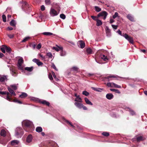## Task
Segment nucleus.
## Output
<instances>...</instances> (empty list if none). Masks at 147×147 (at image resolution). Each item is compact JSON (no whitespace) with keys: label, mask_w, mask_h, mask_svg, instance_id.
Returning <instances> with one entry per match:
<instances>
[{"label":"nucleus","mask_w":147,"mask_h":147,"mask_svg":"<svg viewBox=\"0 0 147 147\" xmlns=\"http://www.w3.org/2000/svg\"><path fill=\"white\" fill-rule=\"evenodd\" d=\"M18 57L19 58V59L18 60L17 64L18 69L19 70H21L22 71H23L24 70V66L23 65L24 62L23 58L22 57Z\"/></svg>","instance_id":"f257e3e1"},{"label":"nucleus","mask_w":147,"mask_h":147,"mask_svg":"<svg viewBox=\"0 0 147 147\" xmlns=\"http://www.w3.org/2000/svg\"><path fill=\"white\" fill-rule=\"evenodd\" d=\"M24 133L22 128L20 127H17L15 130V136L18 138H20Z\"/></svg>","instance_id":"f03ea898"},{"label":"nucleus","mask_w":147,"mask_h":147,"mask_svg":"<svg viewBox=\"0 0 147 147\" xmlns=\"http://www.w3.org/2000/svg\"><path fill=\"white\" fill-rule=\"evenodd\" d=\"M122 36L127 40L130 43L132 44H134L133 39L131 36H129L126 33L123 34Z\"/></svg>","instance_id":"7ed1b4c3"},{"label":"nucleus","mask_w":147,"mask_h":147,"mask_svg":"<svg viewBox=\"0 0 147 147\" xmlns=\"http://www.w3.org/2000/svg\"><path fill=\"white\" fill-rule=\"evenodd\" d=\"M22 125H24L27 127H32L33 126L32 123L28 120H24L22 122Z\"/></svg>","instance_id":"20e7f679"},{"label":"nucleus","mask_w":147,"mask_h":147,"mask_svg":"<svg viewBox=\"0 0 147 147\" xmlns=\"http://www.w3.org/2000/svg\"><path fill=\"white\" fill-rule=\"evenodd\" d=\"M108 15L107 13L105 11H103L100 13L98 15V17L103 16V19L105 20Z\"/></svg>","instance_id":"39448f33"},{"label":"nucleus","mask_w":147,"mask_h":147,"mask_svg":"<svg viewBox=\"0 0 147 147\" xmlns=\"http://www.w3.org/2000/svg\"><path fill=\"white\" fill-rule=\"evenodd\" d=\"M50 13L51 16H54L58 15L59 13L55 9L52 8H51L50 11Z\"/></svg>","instance_id":"423d86ee"},{"label":"nucleus","mask_w":147,"mask_h":147,"mask_svg":"<svg viewBox=\"0 0 147 147\" xmlns=\"http://www.w3.org/2000/svg\"><path fill=\"white\" fill-rule=\"evenodd\" d=\"M32 61L36 63L39 66L42 65L43 64L42 63L40 62L39 59L36 58L33 59Z\"/></svg>","instance_id":"0eeeda50"},{"label":"nucleus","mask_w":147,"mask_h":147,"mask_svg":"<svg viewBox=\"0 0 147 147\" xmlns=\"http://www.w3.org/2000/svg\"><path fill=\"white\" fill-rule=\"evenodd\" d=\"M78 46L82 49L84 48L85 47V43L82 40L79 41L78 42Z\"/></svg>","instance_id":"6e6552de"},{"label":"nucleus","mask_w":147,"mask_h":147,"mask_svg":"<svg viewBox=\"0 0 147 147\" xmlns=\"http://www.w3.org/2000/svg\"><path fill=\"white\" fill-rule=\"evenodd\" d=\"M22 8L24 11H26L27 9L29 8L28 3L26 2L23 3L22 6Z\"/></svg>","instance_id":"1a4fd4ad"},{"label":"nucleus","mask_w":147,"mask_h":147,"mask_svg":"<svg viewBox=\"0 0 147 147\" xmlns=\"http://www.w3.org/2000/svg\"><path fill=\"white\" fill-rule=\"evenodd\" d=\"M39 102L40 103L43 105H45L47 106H49L50 105V103L44 100H39Z\"/></svg>","instance_id":"9d476101"},{"label":"nucleus","mask_w":147,"mask_h":147,"mask_svg":"<svg viewBox=\"0 0 147 147\" xmlns=\"http://www.w3.org/2000/svg\"><path fill=\"white\" fill-rule=\"evenodd\" d=\"M106 98L109 100L113 99L114 97L113 95L111 93H108L106 95Z\"/></svg>","instance_id":"9b49d317"},{"label":"nucleus","mask_w":147,"mask_h":147,"mask_svg":"<svg viewBox=\"0 0 147 147\" xmlns=\"http://www.w3.org/2000/svg\"><path fill=\"white\" fill-rule=\"evenodd\" d=\"M7 76H3L0 78V81L1 82H4L7 81Z\"/></svg>","instance_id":"f8f14e48"},{"label":"nucleus","mask_w":147,"mask_h":147,"mask_svg":"<svg viewBox=\"0 0 147 147\" xmlns=\"http://www.w3.org/2000/svg\"><path fill=\"white\" fill-rule=\"evenodd\" d=\"M106 34L107 36H110L111 35L110 30L108 27H107L106 28Z\"/></svg>","instance_id":"ddd939ff"},{"label":"nucleus","mask_w":147,"mask_h":147,"mask_svg":"<svg viewBox=\"0 0 147 147\" xmlns=\"http://www.w3.org/2000/svg\"><path fill=\"white\" fill-rule=\"evenodd\" d=\"M6 92V93H5V94H6V97L5 98L7 100L9 101H10L11 98V96H9V93L6 92Z\"/></svg>","instance_id":"4468645a"},{"label":"nucleus","mask_w":147,"mask_h":147,"mask_svg":"<svg viewBox=\"0 0 147 147\" xmlns=\"http://www.w3.org/2000/svg\"><path fill=\"white\" fill-rule=\"evenodd\" d=\"M19 143V141L18 140H14L11 141V144L12 146H15L18 145Z\"/></svg>","instance_id":"2eb2a0df"},{"label":"nucleus","mask_w":147,"mask_h":147,"mask_svg":"<svg viewBox=\"0 0 147 147\" xmlns=\"http://www.w3.org/2000/svg\"><path fill=\"white\" fill-rule=\"evenodd\" d=\"M32 137L31 135H28L26 141L28 143L30 142L32 140Z\"/></svg>","instance_id":"dca6fc26"},{"label":"nucleus","mask_w":147,"mask_h":147,"mask_svg":"<svg viewBox=\"0 0 147 147\" xmlns=\"http://www.w3.org/2000/svg\"><path fill=\"white\" fill-rule=\"evenodd\" d=\"M75 96L76 97V99H75V101H79L80 102H81V98L80 97L79 95H77V94L75 93Z\"/></svg>","instance_id":"f3484780"},{"label":"nucleus","mask_w":147,"mask_h":147,"mask_svg":"<svg viewBox=\"0 0 147 147\" xmlns=\"http://www.w3.org/2000/svg\"><path fill=\"white\" fill-rule=\"evenodd\" d=\"M57 47H53V49L55 50L56 51H58L60 50H63V48L62 47H59L57 46Z\"/></svg>","instance_id":"a211bd4d"},{"label":"nucleus","mask_w":147,"mask_h":147,"mask_svg":"<svg viewBox=\"0 0 147 147\" xmlns=\"http://www.w3.org/2000/svg\"><path fill=\"white\" fill-rule=\"evenodd\" d=\"M7 89L9 92L12 95L16 96V94L14 92L13 90H12L10 87H8Z\"/></svg>","instance_id":"6ab92c4d"},{"label":"nucleus","mask_w":147,"mask_h":147,"mask_svg":"<svg viewBox=\"0 0 147 147\" xmlns=\"http://www.w3.org/2000/svg\"><path fill=\"white\" fill-rule=\"evenodd\" d=\"M127 18L131 21L133 22L134 21V19L133 17L131 14H128L127 15Z\"/></svg>","instance_id":"aec40b11"},{"label":"nucleus","mask_w":147,"mask_h":147,"mask_svg":"<svg viewBox=\"0 0 147 147\" xmlns=\"http://www.w3.org/2000/svg\"><path fill=\"white\" fill-rule=\"evenodd\" d=\"M92 88L93 90L96 91L98 92H101L102 90H103V88H95L93 87H92Z\"/></svg>","instance_id":"412c9836"},{"label":"nucleus","mask_w":147,"mask_h":147,"mask_svg":"<svg viewBox=\"0 0 147 147\" xmlns=\"http://www.w3.org/2000/svg\"><path fill=\"white\" fill-rule=\"evenodd\" d=\"M74 104L79 109H81L82 108L83 105L81 103L76 102Z\"/></svg>","instance_id":"4be33fe9"},{"label":"nucleus","mask_w":147,"mask_h":147,"mask_svg":"<svg viewBox=\"0 0 147 147\" xmlns=\"http://www.w3.org/2000/svg\"><path fill=\"white\" fill-rule=\"evenodd\" d=\"M84 99L85 102L87 104L91 105H93V104L88 100L87 98H85Z\"/></svg>","instance_id":"5701e85b"},{"label":"nucleus","mask_w":147,"mask_h":147,"mask_svg":"<svg viewBox=\"0 0 147 147\" xmlns=\"http://www.w3.org/2000/svg\"><path fill=\"white\" fill-rule=\"evenodd\" d=\"M33 69V67H26L25 68V70L29 72L32 71Z\"/></svg>","instance_id":"b1692460"},{"label":"nucleus","mask_w":147,"mask_h":147,"mask_svg":"<svg viewBox=\"0 0 147 147\" xmlns=\"http://www.w3.org/2000/svg\"><path fill=\"white\" fill-rule=\"evenodd\" d=\"M96 25L98 26H99L100 25H101L102 24V22H101V21L98 19H97L96 20Z\"/></svg>","instance_id":"393cba45"},{"label":"nucleus","mask_w":147,"mask_h":147,"mask_svg":"<svg viewBox=\"0 0 147 147\" xmlns=\"http://www.w3.org/2000/svg\"><path fill=\"white\" fill-rule=\"evenodd\" d=\"M1 51L3 53H5V45H3L0 48Z\"/></svg>","instance_id":"a878e982"},{"label":"nucleus","mask_w":147,"mask_h":147,"mask_svg":"<svg viewBox=\"0 0 147 147\" xmlns=\"http://www.w3.org/2000/svg\"><path fill=\"white\" fill-rule=\"evenodd\" d=\"M27 96L26 93L25 92H22L21 94L20 95V97L22 98H24Z\"/></svg>","instance_id":"bb28decb"},{"label":"nucleus","mask_w":147,"mask_h":147,"mask_svg":"<svg viewBox=\"0 0 147 147\" xmlns=\"http://www.w3.org/2000/svg\"><path fill=\"white\" fill-rule=\"evenodd\" d=\"M1 135L2 136H5L6 135V133L4 129H2L1 131Z\"/></svg>","instance_id":"cd10ccee"},{"label":"nucleus","mask_w":147,"mask_h":147,"mask_svg":"<svg viewBox=\"0 0 147 147\" xmlns=\"http://www.w3.org/2000/svg\"><path fill=\"white\" fill-rule=\"evenodd\" d=\"M16 24V22L14 20H12L10 22V24L13 26H15Z\"/></svg>","instance_id":"c85d7f7f"},{"label":"nucleus","mask_w":147,"mask_h":147,"mask_svg":"<svg viewBox=\"0 0 147 147\" xmlns=\"http://www.w3.org/2000/svg\"><path fill=\"white\" fill-rule=\"evenodd\" d=\"M36 130L38 132H40L42 131V129L40 127H38L36 128Z\"/></svg>","instance_id":"c756f323"},{"label":"nucleus","mask_w":147,"mask_h":147,"mask_svg":"<svg viewBox=\"0 0 147 147\" xmlns=\"http://www.w3.org/2000/svg\"><path fill=\"white\" fill-rule=\"evenodd\" d=\"M110 90L111 91L113 92H114L116 93H117L118 94L120 93V91L118 90L115 89H110Z\"/></svg>","instance_id":"7c9ffc66"},{"label":"nucleus","mask_w":147,"mask_h":147,"mask_svg":"<svg viewBox=\"0 0 147 147\" xmlns=\"http://www.w3.org/2000/svg\"><path fill=\"white\" fill-rule=\"evenodd\" d=\"M30 37L29 36H27L24 38V39L22 41V42H24L28 41L30 38Z\"/></svg>","instance_id":"2f4dec72"},{"label":"nucleus","mask_w":147,"mask_h":147,"mask_svg":"<svg viewBox=\"0 0 147 147\" xmlns=\"http://www.w3.org/2000/svg\"><path fill=\"white\" fill-rule=\"evenodd\" d=\"M5 50L8 53H10L11 52V49L9 47L5 46Z\"/></svg>","instance_id":"473e14b6"},{"label":"nucleus","mask_w":147,"mask_h":147,"mask_svg":"<svg viewBox=\"0 0 147 147\" xmlns=\"http://www.w3.org/2000/svg\"><path fill=\"white\" fill-rule=\"evenodd\" d=\"M113 87L118 88H121V86H120L114 83H113Z\"/></svg>","instance_id":"72a5a7b5"},{"label":"nucleus","mask_w":147,"mask_h":147,"mask_svg":"<svg viewBox=\"0 0 147 147\" xmlns=\"http://www.w3.org/2000/svg\"><path fill=\"white\" fill-rule=\"evenodd\" d=\"M86 52L88 54H91L92 53V51L90 48H88L86 49Z\"/></svg>","instance_id":"f704fd0d"},{"label":"nucleus","mask_w":147,"mask_h":147,"mask_svg":"<svg viewBox=\"0 0 147 147\" xmlns=\"http://www.w3.org/2000/svg\"><path fill=\"white\" fill-rule=\"evenodd\" d=\"M61 51L60 53V56H65L66 54V53L65 51H63L62 50H61Z\"/></svg>","instance_id":"c9c22d12"},{"label":"nucleus","mask_w":147,"mask_h":147,"mask_svg":"<svg viewBox=\"0 0 147 147\" xmlns=\"http://www.w3.org/2000/svg\"><path fill=\"white\" fill-rule=\"evenodd\" d=\"M101 58L103 59L104 61H106L108 59L107 56L104 55H101L100 56Z\"/></svg>","instance_id":"e433bc0d"},{"label":"nucleus","mask_w":147,"mask_h":147,"mask_svg":"<svg viewBox=\"0 0 147 147\" xmlns=\"http://www.w3.org/2000/svg\"><path fill=\"white\" fill-rule=\"evenodd\" d=\"M42 34L46 36L51 35L53 34V33L50 32H44L42 33Z\"/></svg>","instance_id":"4c0bfd02"},{"label":"nucleus","mask_w":147,"mask_h":147,"mask_svg":"<svg viewBox=\"0 0 147 147\" xmlns=\"http://www.w3.org/2000/svg\"><path fill=\"white\" fill-rule=\"evenodd\" d=\"M95 11L97 12H99L101 11V9L98 6H95Z\"/></svg>","instance_id":"58836bf2"},{"label":"nucleus","mask_w":147,"mask_h":147,"mask_svg":"<svg viewBox=\"0 0 147 147\" xmlns=\"http://www.w3.org/2000/svg\"><path fill=\"white\" fill-rule=\"evenodd\" d=\"M10 87L14 90H16L17 88V87L16 85H11L10 86Z\"/></svg>","instance_id":"ea45409f"},{"label":"nucleus","mask_w":147,"mask_h":147,"mask_svg":"<svg viewBox=\"0 0 147 147\" xmlns=\"http://www.w3.org/2000/svg\"><path fill=\"white\" fill-rule=\"evenodd\" d=\"M47 55L49 58H52L53 57V55L51 52L47 53Z\"/></svg>","instance_id":"a19ab883"},{"label":"nucleus","mask_w":147,"mask_h":147,"mask_svg":"<svg viewBox=\"0 0 147 147\" xmlns=\"http://www.w3.org/2000/svg\"><path fill=\"white\" fill-rule=\"evenodd\" d=\"M113 82H109L107 83V85L108 87H113Z\"/></svg>","instance_id":"79ce46f5"},{"label":"nucleus","mask_w":147,"mask_h":147,"mask_svg":"<svg viewBox=\"0 0 147 147\" xmlns=\"http://www.w3.org/2000/svg\"><path fill=\"white\" fill-rule=\"evenodd\" d=\"M129 111L131 115H133L135 114V112L133 110H131L129 108H128L127 109Z\"/></svg>","instance_id":"37998d69"},{"label":"nucleus","mask_w":147,"mask_h":147,"mask_svg":"<svg viewBox=\"0 0 147 147\" xmlns=\"http://www.w3.org/2000/svg\"><path fill=\"white\" fill-rule=\"evenodd\" d=\"M117 78V76L115 75H110L109 76H108L106 77V78L107 79H109V78Z\"/></svg>","instance_id":"c03bdc74"},{"label":"nucleus","mask_w":147,"mask_h":147,"mask_svg":"<svg viewBox=\"0 0 147 147\" xmlns=\"http://www.w3.org/2000/svg\"><path fill=\"white\" fill-rule=\"evenodd\" d=\"M30 46L31 47L33 48V49H34L36 47V45L35 44L33 43L30 44Z\"/></svg>","instance_id":"a18cd8bd"},{"label":"nucleus","mask_w":147,"mask_h":147,"mask_svg":"<svg viewBox=\"0 0 147 147\" xmlns=\"http://www.w3.org/2000/svg\"><path fill=\"white\" fill-rule=\"evenodd\" d=\"M52 74L54 78H55V80L57 81H58L59 80V79L57 78L55 73L53 72H52Z\"/></svg>","instance_id":"49530a36"},{"label":"nucleus","mask_w":147,"mask_h":147,"mask_svg":"<svg viewBox=\"0 0 147 147\" xmlns=\"http://www.w3.org/2000/svg\"><path fill=\"white\" fill-rule=\"evenodd\" d=\"M137 140L138 141H140L143 140V137L142 136L138 137L137 138Z\"/></svg>","instance_id":"de8ad7c7"},{"label":"nucleus","mask_w":147,"mask_h":147,"mask_svg":"<svg viewBox=\"0 0 147 147\" xmlns=\"http://www.w3.org/2000/svg\"><path fill=\"white\" fill-rule=\"evenodd\" d=\"M82 94L83 95H85L86 96H88L89 95V93L88 92L86 91H83L82 92Z\"/></svg>","instance_id":"09e8293b"},{"label":"nucleus","mask_w":147,"mask_h":147,"mask_svg":"<svg viewBox=\"0 0 147 147\" xmlns=\"http://www.w3.org/2000/svg\"><path fill=\"white\" fill-rule=\"evenodd\" d=\"M2 18L3 21L4 22H6V18L5 16V15H3L2 16Z\"/></svg>","instance_id":"8fccbe9b"},{"label":"nucleus","mask_w":147,"mask_h":147,"mask_svg":"<svg viewBox=\"0 0 147 147\" xmlns=\"http://www.w3.org/2000/svg\"><path fill=\"white\" fill-rule=\"evenodd\" d=\"M102 135L105 136H108L109 135V134L108 132H104L102 133Z\"/></svg>","instance_id":"3c124183"},{"label":"nucleus","mask_w":147,"mask_h":147,"mask_svg":"<svg viewBox=\"0 0 147 147\" xmlns=\"http://www.w3.org/2000/svg\"><path fill=\"white\" fill-rule=\"evenodd\" d=\"M60 16V18H62L63 19H64L65 18V16L63 14H61Z\"/></svg>","instance_id":"603ef678"},{"label":"nucleus","mask_w":147,"mask_h":147,"mask_svg":"<svg viewBox=\"0 0 147 147\" xmlns=\"http://www.w3.org/2000/svg\"><path fill=\"white\" fill-rule=\"evenodd\" d=\"M50 0H45V3L47 5H50L51 3Z\"/></svg>","instance_id":"864d4df0"},{"label":"nucleus","mask_w":147,"mask_h":147,"mask_svg":"<svg viewBox=\"0 0 147 147\" xmlns=\"http://www.w3.org/2000/svg\"><path fill=\"white\" fill-rule=\"evenodd\" d=\"M118 14L117 12H115L114 15L113 16V18L115 19L118 16Z\"/></svg>","instance_id":"5fc2aeb1"},{"label":"nucleus","mask_w":147,"mask_h":147,"mask_svg":"<svg viewBox=\"0 0 147 147\" xmlns=\"http://www.w3.org/2000/svg\"><path fill=\"white\" fill-rule=\"evenodd\" d=\"M13 102H17L18 103H19V104H22V102L21 101H20L18 100H17V99L14 100H13Z\"/></svg>","instance_id":"6e6d98bb"},{"label":"nucleus","mask_w":147,"mask_h":147,"mask_svg":"<svg viewBox=\"0 0 147 147\" xmlns=\"http://www.w3.org/2000/svg\"><path fill=\"white\" fill-rule=\"evenodd\" d=\"M11 74L13 76H16L17 75V73L14 71L12 70L11 72Z\"/></svg>","instance_id":"4d7b16f0"},{"label":"nucleus","mask_w":147,"mask_h":147,"mask_svg":"<svg viewBox=\"0 0 147 147\" xmlns=\"http://www.w3.org/2000/svg\"><path fill=\"white\" fill-rule=\"evenodd\" d=\"M38 55L42 58V60H45V56H43L41 54H39Z\"/></svg>","instance_id":"13d9d810"},{"label":"nucleus","mask_w":147,"mask_h":147,"mask_svg":"<svg viewBox=\"0 0 147 147\" xmlns=\"http://www.w3.org/2000/svg\"><path fill=\"white\" fill-rule=\"evenodd\" d=\"M72 69L73 70V71H77L78 70V67H74L72 68Z\"/></svg>","instance_id":"bf43d9fd"},{"label":"nucleus","mask_w":147,"mask_h":147,"mask_svg":"<svg viewBox=\"0 0 147 147\" xmlns=\"http://www.w3.org/2000/svg\"><path fill=\"white\" fill-rule=\"evenodd\" d=\"M49 78L50 80H53V78L52 77V75L50 73L49 75Z\"/></svg>","instance_id":"052dcab7"},{"label":"nucleus","mask_w":147,"mask_h":147,"mask_svg":"<svg viewBox=\"0 0 147 147\" xmlns=\"http://www.w3.org/2000/svg\"><path fill=\"white\" fill-rule=\"evenodd\" d=\"M112 28H113V29L115 30H116L117 29V25H114L112 24L111 25Z\"/></svg>","instance_id":"680f3d73"},{"label":"nucleus","mask_w":147,"mask_h":147,"mask_svg":"<svg viewBox=\"0 0 147 147\" xmlns=\"http://www.w3.org/2000/svg\"><path fill=\"white\" fill-rule=\"evenodd\" d=\"M41 47V44L39 43L38 44V45H37V46L36 47V48L37 49H40Z\"/></svg>","instance_id":"e2e57ef3"},{"label":"nucleus","mask_w":147,"mask_h":147,"mask_svg":"<svg viewBox=\"0 0 147 147\" xmlns=\"http://www.w3.org/2000/svg\"><path fill=\"white\" fill-rule=\"evenodd\" d=\"M117 32L120 35L122 36L123 34H122V33L121 31L119 30H118L117 31Z\"/></svg>","instance_id":"0e129e2a"},{"label":"nucleus","mask_w":147,"mask_h":147,"mask_svg":"<svg viewBox=\"0 0 147 147\" xmlns=\"http://www.w3.org/2000/svg\"><path fill=\"white\" fill-rule=\"evenodd\" d=\"M65 121L67 123H68L71 126L73 127V125L71 124V123L68 120H67L65 119H64Z\"/></svg>","instance_id":"69168bd1"},{"label":"nucleus","mask_w":147,"mask_h":147,"mask_svg":"<svg viewBox=\"0 0 147 147\" xmlns=\"http://www.w3.org/2000/svg\"><path fill=\"white\" fill-rule=\"evenodd\" d=\"M52 67L56 71L58 70L56 68L55 65L54 64H52Z\"/></svg>","instance_id":"338daca9"},{"label":"nucleus","mask_w":147,"mask_h":147,"mask_svg":"<svg viewBox=\"0 0 147 147\" xmlns=\"http://www.w3.org/2000/svg\"><path fill=\"white\" fill-rule=\"evenodd\" d=\"M45 7L44 5H42L41 7V9L42 11H43L45 10Z\"/></svg>","instance_id":"774afa93"}]
</instances>
